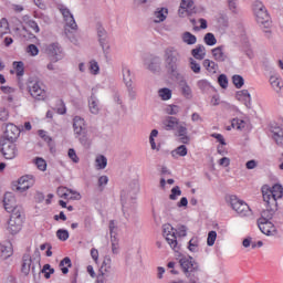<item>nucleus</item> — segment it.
Here are the masks:
<instances>
[{
	"instance_id": "f257e3e1",
	"label": "nucleus",
	"mask_w": 283,
	"mask_h": 283,
	"mask_svg": "<svg viewBox=\"0 0 283 283\" xmlns=\"http://www.w3.org/2000/svg\"><path fill=\"white\" fill-rule=\"evenodd\" d=\"M180 61H182V55L178 49L168 46L164 50L165 70L167 74L176 81H181L182 78V73H180Z\"/></svg>"
},
{
	"instance_id": "f03ea898",
	"label": "nucleus",
	"mask_w": 283,
	"mask_h": 283,
	"mask_svg": "<svg viewBox=\"0 0 283 283\" xmlns=\"http://www.w3.org/2000/svg\"><path fill=\"white\" fill-rule=\"evenodd\" d=\"M140 191V182L138 179H132L127 187L120 192V202L125 213H127L130 209L133 211L134 207H136V198L138 192Z\"/></svg>"
},
{
	"instance_id": "7ed1b4c3",
	"label": "nucleus",
	"mask_w": 283,
	"mask_h": 283,
	"mask_svg": "<svg viewBox=\"0 0 283 283\" xmlns=\"http://www.w3.org/2000/svg\"><path fill=\"white\" fill-rule=\"evenodd\" d=\"M187 231H189V229L187 226L182 224H179L177 229H174V227H171L169 223H165L163 226L164 238L166 239V242L169 244V247L172 248V250L176 252H178L180 249V247H178V237L187 238Z\"/></svg>"
},
{
	"instance_id": "20e7f679",
	"label": "nucleus",
	"mask_w": 283,
	"mask_h": 283,
	"mask_svg": "<svg viewBox=\"0 0 283 283\" xmlns=\"http://www.w3.org/2000/svg\"><path fill=\"white\" fill-rule=\"evenodd\" d=\"M253 10L260 28H262V30H269L271 28V17L266 11V7H264L262 2L255 1Z\"/></svg>"
},
{
	"instance_id": "39448f33",
	"label": "nucleus",
	"mask_w": 283,
	"mask_h": 283,
	"mask_svg": "<svg viewBox=\"0 0 283 283\" xmlns=\"http://www.w3.org/2000/svg\"><path fill=\"white\" fill-rule=\"evenodd\" d=\"M179 264L188 280H196V273L199 271V265L191 256H184L179 260Z\"/></svg>"
},
{
	"instance_id": "423d86ee",
	"label": "nucleus",
	"mask_w": 283,
	"mask_h": 283,
	"mask_svg": "<svg viewBox=\"0 0 283 283\" xmlns=\"http://www.w3.org/2000/svg\"><path fill=\"white\" fill-rule=\"evenodd\" d=\"M28 92L34 101H45L48 98V92L43 88V83L39 80H29Z\"/></svg>"
},
{
	"instance_id": "0eeeda50",
	"label": "nucleus",
	"mask_w": 283,
	"mask_h": 283,
	"mask_svg": "<svg viewBox=\"0 0 283 283\" xmlns=\"http://www.w3.org/2000/svg\"><path fill=\"white\" fill-rule=\"evenodd\" d=\"M263 193V201L268 202V205H277V200L283 196V188L282 185L276 184L272 187L271 190L262 191Z\"/></svg>"
},
{
	"instance_id": "6e6552de",
	"label": "nucleus",
	"mask_w": 283,
	"mask_h": 283,
	"mask_svg": "<svg viewBox=\"0 0 283 283\" xmlns=\"http://www.w3.org/2000/svg\"><path fill=\"white\" fill-rule=\"evenodd\" d=\"M144 66L153 74H160L163 71V59L158 55H147L144 59Z\"/></svg>"
},
{
	"instance_id": "1a4fd4ad",
	"label": "nucleus",
	"mask_w": 283,
	"mask_h": 283,
	"mask_svg": "<svg viewBox=\"0 0 283 283\" xmlns=\"http://www.w3.org/2000/svg\"><path fill=\"white\" fill-rule=\"evenodd\" d=\"M230 205L233 211H235V213H238L239 216L247 217L252 214V211L249 205L243 200L238 199L237 196L230 197Z\"/></svg>"
},
{
	"instance_id": "9d476101",
	"label": "nucleus",
	"mask_w": 283,
	"mask_h": 283,
	"mask_svg": "<svg viewBox=\"0 0 283 283\" xmlns=\"http://www.w3.org/2000/svg\"><path fill=\"white\" fill-rule=\"evenodd\" d=\"M23 228V216L21 212H13L8 221L7 230L11 235H17L19 231Z\"/></svg>"
},
{
	"instance_id": "9b49d317",
	"label": "nucleus",
	"mask_w": 283,
	"mask_h": 283,
	"mask_svg": "<svg viewBox=\"0 0 283 283\" xmlns=\"http://www.w3.org/2000/svg\"><path fill=\"white\" fill-rule=\"evenodd\" d=\"M3 205L8 213H21V207L17 206V199L12 192H6L3 198Z\"/></svg>"
},
{
	"instance_id": "f8f14e48",
	"label": "nucleus",
	"mask_w": 283,
	"mask_h": 283,
	"mask_svg": "<svg viewBox=\"0 0 283 283\" xmlns=\"http://www.w3.org/2000/svg\"><path fill=\"white\" fill-rule=\"evenodd\" d=\"M21 136V129L12 123L6 125V130H4V138L9 143H15V140Z\"/></svg>"
},
{
	"instance_id": "ddd939ff",
	"label": "nucleus",
	"mask_w": 283,
	"mask_h": 283,
	"mask_svg": "<svg viewBox=\"0 0 283 283\" xmlns=\"http://www.w3.org/2000/svg\"><path fill=\"white\" fill-rule=\"evenodd\" d=\"M1 153L7 160H13V158H17L18 154L17 144H14V142L3 143Z\"/></svg>"
},
{
	"instance_id": "4468645a",
	"label": "nucleus",
	"mask_w": 283,
	"mask_h": 283,
	"mask_svg": "<svg viewBox=\"0 0 283 283\" xmlns=\"http://www.w3.org/2000/svg\"><path fill=\"white\" fill-rule=\"evenodd\" d=\"M258 227L264 235H277V229L271 221H264V219L258 220Z\"/></svg>"
},
{
	"instance_id": "2eb2a0df",
	"label": "nucleus",
	"mask_w": 283,
	"mask_h": 283,
	"mask_svg": "<svg viewBox=\"0 0 283 283\" xmlns=\"http://www.w3.org/2000/svg\"><path fill=\"white\" fill-rule=\"evenodd\" d=\"M30 187H34V176L24 175L18 181V191H28Z\"/></svg>"
},
{
	"instance_id": "dca6fc26",
	"label": "nucleus",
	"mask_w": 283,
	"mask_h": 283,
	"mask_svg": "<svg viewBox=\"0 0 283 283\" xmlns=\"http://www.w3.org/2000/svg\"><path fill=\"white\" fill-rule=\"evenodd\" d=\"M22 273L23 275H30V271L33 275H36V270L34 265H32V256L25 253L22 258Z\"/></svg>"
},
{
	"instance_id": "f3484780",
	"label": "nucleus",
	"mask_w": 283,
	"mask_h": 283,
	"mask_svg": "<svg viewBox=\"0 0 283 283\" xmlns=\"http://www.w3.org/2000/svg\"><path fill=\"white\" fill-rule=\"evenodd\" d=\"M46 52L49 56H52L54 61H61L63 59V49L59 43H51L46 48Z\"/></svg>"
},
{
	"instance_id": "a211bd4d",
	"label": "nucleus",
	"mask_w": 283,
	"mask_h": 283,
	"mask_svg": "<svg viewBox=\"0 0 283 283\" xmlns=\"http://www.w3.org/2000/svg\"><path fill=\"white\" fill-rule=\"evenodd\" d=\"M73 132H74V136H81V134L87 132L85 119L82 118L81 116H75L73 118Z\"/></svg>"
},
{
	"instance_id": "6ab92c4d",
	"label": "nucleus",
	"mask_w": 283,
	"mask_h": 283,
	"mask_svg": "<svg viewBox=\"0 0 283 283\" xmlns=\"http://www.w3.org/2000/svg\"><path fill=\"white\" fill-rule=\"evenodd\" d=\"M276 211H277V205L265 202V209L261 212V218L259 220H264L270 222V220L273 219V216H275Z\"/></svg>"
},
{
	"instance_id": "aec40b11",
	"label": "nucleus",
	"mask_w": 283,
	"mask_h": 283,
	"mask_svg": "<svg viewBox=\"0 0 283 283\" xmlns=\"http://www.w3.org/2000/svg\"><path fill=\"white\" fill-rule=\"evenodd\" d=\"M272 133V138L275 140L276 145H282L283 143V125L272 124L270 126Z\"/></svg>"
},
{
	"instance_id": "412c9836",
	"label": "nucleus",
	"mask_w": 283,
	"mask_h": 283,
	"mask_svg": "<svg viewBox=\"0 0 283 283\" xmlns=\"http://www.w3.org/2000/svg\"><path fill=\"white\" fill-rule=\"evenodd\" d=\"M180 124V119L174 116H168L163 122V127L166 132H171L177 129Z\"/></svg>"
},
{
	"instance_id": "4be33fe9",
	"label": "nucleus",
	"mask_w": 283,
	"mask_h": 283,
	"mask_svg": "<svg viewBox=\"0 0 283 283\" xmlns=\"http://www.w3.org/2000/svg\"><path fill=\"white\" fill-rule=\"evenodd\" d=\"M113 271L114 270L112 269V258L105 256L99 268V273L104 275H114Z\"/></svg>"
},
{
	"instance_id": "5701e85b",
	"label": "nucleus",
	"mask_w": 283,
	"mask_h": 283,
	"mask_svg": "<svg viewBox=\"0 0 283 283\" xmlns=\"http://www.w3.org/2000/svg\"><path fill=\"white\" fill-rule=\"evenodd\" d=\"M212 56L214 61H218L219 63H224L229 56L227 53H224V46H217L212 49Z\"/></svg>"
},
{
	"instance_id": "b1692460",
	"label": "nucleus",
	"mask_w": 283,
	"mask_h": 283,
	"mask_svg": "<svg viewBox=\"0 0 283 283\" xmlns=\"http://www.w3.org/2000/svg\"><path fill=\"white\" fill-rule=\"evenodd\" d=\"M180 81L179 82V86L182 93V96H185V98H193V93L191 91V86H189V84L187 83V81L182 77L181 80H177Z\"/></svg>"
},
{
	"instance_id": "393cba45",
	"label": "nucleus",
	"mask_w": 283,
	"mask_h": 283,
	"mask_svg": "<svg viewBox=\"0 0 283 283\" xmlns=\"http://www.w3.org/2000/svg\"><path fill=\"white\" fill-rule=\"evenodd\" d=\"M237 98L238 101H241L245 105V107H251V94L248 90L238 91Z\"/></svg>"
},
{
	"instance_id": "a878e982",
	"label": "nucleus",
	"mask_w": 283,
	"mask_h": 283,
	"mask_svg": "<svg viewBox=\"0 0 283 283\" xmlns=\"http://www.w3.org/2000/svg\"><path fill=\"white\" fill-rule=\"evenodd\" d=\"M75 138L78 139L80 145L84 146L85 149H90V147H92V138H90L87 130H84L81 135H75Z\"/></svg>"
},
{
	"instance_id": "bb28decb",
	"label": "nucleus",
	"mask_w": 283,
	"mask_h": 283,
	"mask_svg": "<svg viewBox=\"0 0 283 283\" xmlns=\"http://www.w3.org/2000/svg\"><path fill=\"white\" fill-rule=\"evenodd\" d=\"M191 54L197 61H203L205 56H207V49L205 45L198 44L196 49L191 50Z\"/></svg>"
},
{
	"instance_id": "cd10ccee",
	"label": "nucleus",
	"mask_w": 283,
	"mask_h": 283,
	"mask_svg": "<svg viewBox=\"0 0 283 283\" xmlns=\"http://www.w3.org/2000/svg\"><path fill=\"white\" fill-rule=\"evenodd\" d=\"M0 253L2 260H8V258H11L13 250H12V243L4 242L0 244Z\"/></svg>"
},
{
	"instance_id": "c85d7f7f",
	"label": "nucleus",
	"mask_w": 283,
	"mask_h": 283,
	"mask_svg": "<svg viewBox=\"0 0 283 283\" xmlns=\"http://www.w3.org/2000/svg\"><path fill=\"white\" fill-rule=\"evenodd\" d=\"M167 14H169V11L167 10V8L157 9L154 13V22L163 23V21L167 19Z\"/></svg>"
},
{
	"instance_id": "c756f323",
	"label": "nucleus",
	"mask_w": 283,
	"mask_h": 283,
	"mask_svg": "<svg viewBox=\"0 0 283 283\" xmlns=\"http://www.w3.org/2000/svg\"><path fill=\"white\" fill-rule=\"evenodd\" d=\"M191 8H193V0H181L180 7L178 10L179 17H185V14H187V12L191 10Z\"/></svg>"
},
{
	"instance_id": "7c9ffc66",
	"label": "nucleus",
	"mask_w": 283,
	"mask_h": 283,
	"mask_svg": "<svg viewBox=\"0 0 283 283\" xmlns=\"http://www.w3.org/2000/svg\"><path fill=\"white\" fill-rule=\"evenodd\" d=\"M88 108L91 114H98L101 112V106H98V98L94 96V94L91 95L88 98Z\"/></svg>"
},
{
	"instance_id": "2f4dec72",
	"label": "nucleus",
	"mask_w": 283,
	"mask_h": 283,
	"mask_svg": "<svg viewBox=\"0 0 283 283\" xmlns=\"http://www.w3.org/2000/svg\"><path fill=\"white\" fill-rule=\"evenodd\" d=\"M181 40L186 45H196L198 43V38L193 33L186 31L181 34Z\"/></svg>"
},
{
	"instance_id": "473e14b6",
	"label": "nucleus",
	"mask_w": 283,
	"mask_h": 283,
	"mask_svg": "<svg viewBox=\"0 0 283 283\" xmlns=\"http://www.w3.org/2000/svg\"><path fill=\"white\" fill-rule=\"evenodd\" d=\"M63 275H67L70 273V268H72V260L70 256H65L59 264Z\"/></svg>"
},
{
	"instance_id": "72a5a7b5",
	"label": "nucleus",
	"mask_w": 283,
	"mask_h": 283,
	"mask_svg": "<svg viewBox=\"0 0 283 283\" xmlns=\"http://www.w3.org/2000/svg\"><path fill=\"white\" fill-rule=\"evenodd\" d=\"M187 154H188V149H187V146H185V145H180L171 151V156L175 159L185 157V156H187Z\"/></svg>"
},
{
	"instance_id": "f704fd0d",
	"label": "nucleus",
	"mask_w": 283,
	"mask_h": 283,
	"mask_svg": "<svg viewBox=\"0 0 283 283\" xmlns=\"http://www.w3.org/2000/svg\"><path fill=\"white\" fill-rule=\"evenodd\" d=\"M270 84L273 87V90H275V92H280V90H282L283 87L282 80L277 75H272L270 77Z\"/></svg>"
},
{
	"instance_id": "c9c22d12",
	"label": "nucleus",
	"mask_w": 283,
	"mask_h": 283,
	"mask_svg": "<svg viewBox=\"0 0 283 283\" xmlns=\"http://www.w3.org/2000/svg\"><path fill=\"white\" fill-rule=\"evenodd\" d=\"M95 167L96 169H105V167H107V157L97 155L95 158Z\"/></svg>"
},
{
	"instance_id": "e433bc0d",
	"label": "nucleus",
	"mask_w": 283,
	"mask_h": 283,
	"mask_svg": "<svg viewBox=\"0 0 283 283\" xmlns=\"http://www.w3.org/2000/svg\"><path fill=\"white\" fill-rule=\"evenodd\" d=\"M197 87L203 93L207 94V92H209V90H211V82L207 81V80H199L197 82Z\"/></svg>"
},
{
	"instance_id": "4c0bfd02",
	"label": "nucleus",
	"mask_w": 283,
	"mask_h": 283,
	"mask_svg": "<svg viewBox=\"0 0 283 283\" xmlns=\"http://www.w3.org/2000/svg\"><path fill=\"white\" fill-rule=\"evenodd\" d=\"M97 36L99 39V44L102 45V48H104L107 31H105V28H103V25L101 24H97Z\"/></svg>"
},
{
	"instance_id": "58836bf2",
	"label": "nucleus",
	"mask_w": 283,
	"mask_h": 283,
	"mask_svg": "<svg viewBox=\"0 0 283 283\" xmlns=\"http://www.w3.org/2000/svg\"><path fill=\"white\" fill-rule=\"evenodd\" d=\"M13 67L15 70L17 76L20 78V76H23L25 74V64L23 62H13Z\"/></svg>"
},
{
	"instance_id": "ea45409f",
	"label": "nucleus",
	"mask_w": 283,
	"mask_h": 283,
	"mask_svg": "<svg viewBox=\"0 0 283 283\" xmlns=\"http://www.w3.org/2000/svg\"><path fill=\"white\" fill-rule=\"evenodd\" d=\"M228 10L232 14H240V8L238 7V0H227Z\"/></svg>"
},
{
	"instance_id": "a19ab883",
	"label": "nucleus",
	"mask_w": 283,
	"mask_h": 283,
	"mask_svg": "<svg viewBox=\"0 0 283 283\" xmlns=\"http://www.w3.org/2000/svg\"><path fill=\"white\" fill-rule=\"evenodd\" d=\"M189 67L193 72V74H200L202 67L200 66V63L196 61L193 57H189Z\"/></svg>"
},
{
	"instance_id": "79ce46f5",
	"label": "nucleus",
	"mask_w": 283,
	"mask_h": 283,
	"mask_svg": "<svg viewBox=\"0 0 283 283\" xmlns=\"http://www.w3.org/2000/svg\"><path fill=\"white\" fill-rule=\"evenodd\" d=\"M122 72H123V78L126 87L132 85V71L129 70V67L127 66L123 67Z\"/></svg>"
},
{
	"instance_id": "37998d69",
	"label": "nucleus",
	"mask_w": 283,
	"mask_h": 283,
	"mask_svg": "<svg viewBox=\"0 0 283 283\" xmlns=\"http://www.w3.org/2000/svg\"><path fill=\"white\" fill-rule=\"evenodd\" d=\"M245 126H247V122H244L243 119H240V118H233L231 122V127L233 129L242 130V129H244Z\"/></svg>"
},
{
	"instance_id": "c03bdc74",
	"label": "nucleus",
	"mask_w": 283,
	"mask_h": 283,
	"mask_svg": "<svg viewBox=\"0 0 283 283\" xmlns=\"http://www.w3.org/2000/svg\"><path fill=\"white\" fill-rule=\"evenodd\" d=\"M112 280H114V275L103 274L99 272L95 283H112Z\"/></svg>"
},
{
	"instance_id": "a18cd8bd",
	"label": "nucleus",
	"mask_w": 283,
	"mask_h": 283,
	"mask_svg": "<svg viewBox=\"0 0 283 283\" xmlns=\"http://www.w3.org/2000/svg\"><path fill=\"white\" fill-rule=\"evenodd\" d=\"M232 83L237 90H242L244 86V77H242V75H233Z\"/></svg>"
},
{
	"instance_id": "49530a36",
	"label": "nucleus",
	"mask_w": 283,
	"mask_h": 283,
	"mask_svg": "<svg viewBox=\"0 0 283 283\" xmlns=\"http://www.w3.org/2000/svg\"><path fill=\"white\" fill-rule=\"evenodd\" d=\"M10 32V25L8 23L7 19L0 20V36H3V34H8Z\"/></svg>"
},
{
	"instance_id": "de8ad7c7",
	"label": "nucleus",
	"mask_w": 283,
	"mask_h": 283,
	"mask_svg": "<svg viewBox=\"0 0 283 283\" xmlns=\"http://www.w3.org/2000/svg\"><path fill=\"white\" fill-rule=\"evenodd\" d=\"M159 97L161 98V101H169L171 98V90L165 87V88H160L158 91Z\"/></svg>"
},
{
	"instance_id": "09e8293b",
	"label": "nucleus",
	"mask_w": 283,
	"mask_h": 283,
	"mask_svg": "<svg viewBox=\"0 0 283 283\" xmlns=\"http://www.w3.org/2000/svg\"><path fill=\"white\" fill-rule=\"evenodd\" d=\"M203 67L208 72H216V70H218V64L211 60H203Z\"/></svg>"
},
{
	"instance_id": "8fccbe9b",
	"label": "nucleus",
	"mask_w": 283,
	"mask_h": 283,
	"mask_svg": "<svg viewBox=\"0 0 283 283\" xmlns=\"http://www.w3.org/2000/svg\"><path fill=\"white\" fill-rule=\"evenodd\" d=\"M56 238L61 240V242H66L70 239V232L65 229H59L56 231Z\"/></svg>"
},
{
	"instance_id": "3c124183",
	"label": "nucleus",
	"mask_w": 283,
	"mask_h": 283,
	"mask_svg": "<svg viewBox=\"0 0 283 283\" xmlns=\"http://www.w3.org/2000/svg\"><path fill=\"white\" fill-rule=\"evenodd\" d=\"M203 41L206 43V45H216V43H218V40L216 39V35H213V33H207L203 38Z\"/></svg>"
},
{
	"instance_id": "603ef678",
	"label": "nucleus",
	"mask_w": 283,
	"mask_h": 283,
	"mask_svg": "<svg viewBox=\"0 0 283 283\" xmlns=\"http://www.w3.org/2000/svg\"><path fill=\"white\" fill-rule=\"evenodd\" d=\"M180 196H182V190H180V187L176 186L170 190L169 199L178 200V197Z\"/></svg>"
},
{
	"instance_id": "864d4df0",
	"label": "nucleus",
	"mask_w": 283,
	"mask_h": 283,
	"mask_svg": "<svg viewBox=\"0 0 283 283\" xmlns=\"http://www.w3.org/2000/svg\"><path fill=\"white\" fill-rule=\"evenodd\" d=\"M188 249H189V251H191V253H198V251H199L198 238L190 239Z\"/></svg>"
},
{
	"instance_id": "5fc2aeb1",
	"label": "nucleus",
	"mask_w": 283,
	"mask_h": 283,
	"mask_svg": "<svg viewBox=\"0 0 283 283\" xmlns=\"http://www.w3.org/2000/svg\"><path fill=\"white\" fill-rule=\"evenodd\" d=\"M216 238H218V233L216 231H210L208 233L207 244L208 247H213L216 244Z\"/></svg>"
},
{
	"instance_id": "6e6d98bb",
	"label": "nucleus",
	"mask_w": 283,
	"mask_h": 283,
	"mask_svg": "<svg viewBox=\"0 0 283 283\" xmlns=\"http://www.w3.org/2000/svg\"><path fill=\"white\" fill-rule=\"evenodd\" d=\"M218 83L222 90H227V87H229V78H227V75L224 74L219 75Z\"/></svg>"
},
{
	"instance_id": "4d7b16f0",
	"label": "nucleus",
	"mask_w": 283,
	"mask_h": 283,
	"mask_svg": "<svg viewBox=\"0 0 283 283\" xmlns=\"http://www.w3.org/2000/svg\"><path fill=\"white\" fill-rule=\"evenodd\" d=\"M180 112V106L178 105H169L166 107V114H169L170 116H176Z\"/></svg>"
},
{
	"instance_id": "13d9d810",
	"label": "nucleus",
	"mask_w": 283,
	"mask_h": 283,
	"mask_svg": "<svg viewBox=\"0 0 283 283\" xmlns=\"http://www.w3.org/2000/svg\"><path fill=\"white\" fill-rule=\"evenodd\" d=\"M35 165L40 171H45V169H48V163H45V160L41 157L35 159Z\"/></svg>"
},
{
	"instance_id": "bf43d9fd",
	"label": "nucleus",
	"mask_w": 283,
	"mask_h": 283,
	"mask_svg": "<svg viewBox=\"0 0 283 283\" xmlns=\"http://www.w3.org/2000/svg\"><path fill=\"white\" fill-rule=\"evenodd\" d=\"M27 53L30 54V56H36L39 55V48L35 44H29Z\"/></svg>"
},
{
	"instance_id": "052dcab7",
	"label": "nucleus",
	"mask_w": 283,
	"mask_h": 283,
	"mask_svg": "<svg viewBox=\"0 0 283 283\" xmlns=\"http://www.w3.org/2000/svg\"><path fill=\"white\" fill-rule=\"evenodd\" d=\"M10 118V112L6 107L0 108V120L6 123Z\"/></svg>"
},
{
	"instance_id": "680f3d73",
	"label": "nucleus",
	"mask_w": 283,
	"mask_h": 283,
	"mask_svg": "<svg viewBox=\"0 0 283 283\" xmlns=\"http://www.w3.org/2000/svg\"><path fill=\"white\" fill-rule=\"evenodd\" d=\"M90 70H91V73L96 75L98 74V72L101 71L99 66H98V62L96 61H91L90 62Z\"/></svg>"
},
{
	"instance_id": "e2e57ef3",
	"label": "nucleus",
	"mask_w": 283,
	"mask_h": 283,
	"mask_svg": "<svg viewBox=\"0 0 283 283\" xmlns=\"http://www.w3.org/2000/svg\"><path fill=\"white\" fill-rule=\"evenodd\" d=\"M67 190H69V189L65 188V187H59V188H57V196H59L60 198H64L65 200H67V198H69V196H70V193H67V192H69Z\"/></svg>"
},
{
	"instance_id": "0e129e2a",
	"label": "nucleus",
	"mask_w": 283,
	"mask_h": 283,
	"mask_svg": "<svg viewBox=\"0 0 283 283\" xmlns=\"http://www.w3.org/2000/svg\"><path fill=\"white\" fill-rule=\"evenodd\" d=\"M108 229H109L111 238H115V235H116V230L118 229V228L116 227V221L111 220V221H109V224H108Z\"/></svg>"
},
{
	"instance_id": "69168bd1",
	"label": "nucleus",
	"mask_w": 283,
	"mask_h": 283,
	"mask_svg": "<svg viewBox=\"0 0 283 283\" xmlns=\"http://www.w3.org/2000/svg\"><path fill=\"white\" fill-rule=\"evenodd\" d=\"M126 87H127L129 101H136L137 93H136V90H134V86H132L130 84L129 86H126Z\"/></svg>"
},
{
	"instance_id": "338daca9",
	"label": "nucleus",
	"mask_w": 283,
	"mask_h": 283,
	"mask_svg": "<svg viewBox=\"0 0 283 283\" xmlns=\"http://www.w3.org/2000/svg\"><path fill=\"white\" fill-rule=\"evenodd\" d=\"M67 156H69V158H71L72 159V161L73 163H78V156L76 155V150H74V148H70L69 149V153H67Z\"/></svg>"
},
{
	"instance_id": "774afa93",
	"label": "nucleus",
	"mask_w": 283,
	"mask_h": 283,
	"mask_svg": "<svg viewBox=\"0 0 283 283\" xmlns=\"http://www.w3.org/2000/svg\"><path fill=\"white\" fill-rule=\"evenodd\" d=\"M175 129H177V136L187 134V126H185V123H180Z\"/></svg>"
}]
</instances>
